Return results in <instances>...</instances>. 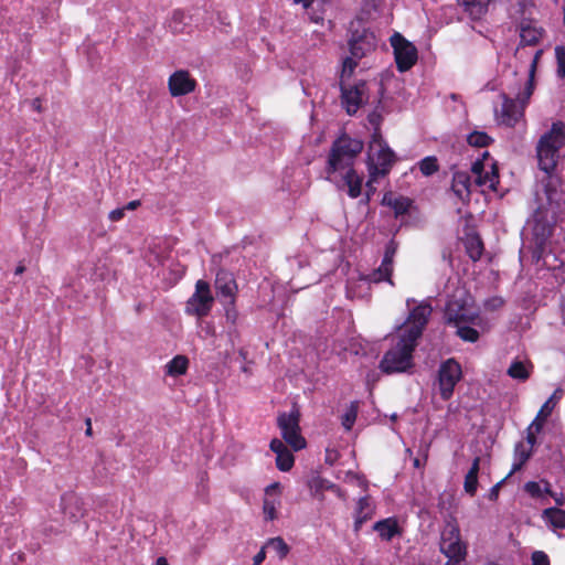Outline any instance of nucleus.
Listing matches in <instances>:
<instances>
[{
	"mask_svg": "<svg viewBox=\"0 0 565 565\" xmlns=\"http://www.w3.org/2000/svg\"><path fill=\"white\" fill-rule=\"evenodd\" d=\"M555 57L557 63V76L561 78H565V46L557 45L555 47Z\"/></svg>",
	"mask_w": 565,
	"mask_h": 565,
	"instance_id": "obj_46",
	"label": "nucleus"
},
{
	"mask_svg": "<svg viewBox=\"0 0 565 565\" xmlns=\"http://www.w3.org/2000/svg\"><path fill=\"white\" fill-rule=\"evenodd\" d=\"M492 141L493 139L484 131L475 130L467 136V142L471 147L484 148Z\"/></svg>",
	"mask_w": 565,
	"mask_h": 565,
	"instance_id": "obj_37",
	"label": "nucleus"
},
{
	"mask_svg": "<svg viewBox=\"0 0 565 565\" xmlns=\"http://www.w3.org/2000/svg\"><path fill=\"white\" fill-rule=\"evenodd\" d=\"M343 181L348 186V195L350 198L356 199L361 195L363 179L358 174L354 168H347Z\"/></svg>",
	"mask_w": 565,
	"mask_h": 565,
	"instance_id": "obj_27",
	"label": "nucleus"
},
{
	"mask_svg": "<svg viewBox=\"0 0 565 565\" xmlns=\"http://www.w3.org/2000/svg\"><path fill=\"white\" fill-rule=\"evenodd\" d=\"M393 47L395 63L398 72L404 73L411 70L418 58L416 46L407 41L401 33L395 32L390 39Z\"/></svg>",
	"mask_w": 565,
	"mask_h": 565,
	"instance_id": "obj_7",
	"label": "nucleus"
},
{
	"mask_svg": "<svg viewBox=\"0 0 565 565\" xmlns=\"http://www.w3.org/2000/svg\"><path fill=\"white\" fill-rule=\"evenodd\" d=\"M535 246L532 250V258L540 262L544 257L546 239L552 234V225L544 215L543 206H539L533 214Z\"/></svg>",
	"mask_w": 565,
	"mask_h": 565,
	"instance_id": "obj_11",
	"label": "nucleus"
},
{
	"mask_svg": "<svg viewBox=\"0 0 565 565\" xmlns=\"http://www.w3.org/2000/svg\"><path fill=\"white\" fill-rule=\"evenodd\" d=\"M524 491L534 499L542 500V482L527 481L524 484Z\"/></svg>",
	"mask_w": 565,
	"mask_h": 565,
	"instance_id": "obj_48",
	"label": "nucleus"
},
{
	"mask_svg": "<svg viewBox=\"0 0 565 565\" xmlns=\"http://www.w3.org/2000/svg\"><path fill=\"white\" fill-rule=\"evenodd\" d=\"M480 179L482 181V186L487 185L491 191L497 190V185L499 184V170L497 162L493 161L491 163V170L490 171H483L480 175Z\"/></svg>",
	"mask_w": 565,
	"mask_h": 565,
	"instance_id": "obj_36",
	"label": "nucleus"
},
{
	"mask_svg": "<svg viewBox=\"0 0 565 565\" xmlns=\"http://www.w3.org/2000/svg\"><path fill=\"white\" fill-rule=\"evenodd\" d=\"M198 83L186 70L173 72L168 79L169 93L172 97H180L195 90Z\"/></svg>",
	"mask_w": 565,
	"mask_h": 565,
	"instance_id": "obj_15",
	"label": "nucleus"
},
{
	"mask_svg": "<svg viewBox=\"0 0 565 565\" xmlns=\"http://www.w3.org/2000/svg\"><path fill=\"white\" fill-rule=\"evenodd\" d=\"M440 552L445 554L447 558H450V563H461L467 554L466 545L459 541L455 542H440Z\"/></svg>",
	"mask_w": 565,
	"mask_h": 565,
	"instance_id": "obj_23",
	"label": "nucleus"
},
{
	"mask_svg": "<svg viewBox=\"0 0 565 565\" xmlns=\"http://www.w3.org/2000/svg\"><path fill=\"white\" fill-rule=\"evenodd\" d=\"M394 199L395 198L393 196V193L391 191L385 192L384 195H383L381 204L385 205V206H390L392 209Z\"/></svg>",
	"mask_w": 565,
	"mask_h": 565,
	"instance_id": "obj_60",
	"label": "nucleus"
},
{
	"mask_svg": "<svg viewBox=\"0 0 565 565\" xmlns=\"http://www.w3.org/2000/svg\"><path fill=\"white\" fill-rule=\"evenodd\" d=\"M300 413L294 409L290 413H281L277 417V426L281 431V437L294 451H299L307 446V441L300 431Z\"/></svg>",
	"mask_w": 565,
	"mask_h": 565,
	"instance_id": "obj_5",
	"label": "nucleus"
},
{
	"mask_svg": "<svg viewBox=\"0 0 565 565\" xmlns=\"http://www.w3.org/2000/svg\"><path fill=\"white\" fill-rule=\"evenodd\" d=\"M542 182L548 205L558 210L565 203V181L554 170L545 173Z\"/></svg>",
	"mask_w": 565,
	"mask_h": 565,
	"instance_id": "obj_13",
	"label": "nucleus"
},
{
	"mask_svg": "<svg viewBox=\"0 0 565 565\" xmlns=\"http://www.w3.org/2000/svg\"><path fill=\"white\" fill-rule=\"evenodd\" d=\"M552 498L555 500V503H556L557 508H561V507L564 505L565 498H564V494L562 492H559V493L554 492V497H552Z\"/></svg>",
	"mask_w": 565,
	"mask_h": 565,
	"instance_id": "obj_62",
	"label": "nucleus"
},
{
	"mask_svg": "<svg viewBox=\"0 0 565 565\" xmlns=\"http://www.w3.org/2000/svg\"><path fill=\"white\" fill-rule=\"evenodd\" d=\"M534 427L531 425L527 427V434H526V443L529 444V448L533 450V447L537 444V438Z\"/></svg>",
	"mask_w": 565,
	"mask_h": 565,
	"instance_id": "obj_57",
	"label": "nucleus"
},
{
	"mask_svg": "<svg viewBox=\"0 0 565 565\" xmlns=\"http://www.w3.org/2000/svg\"><path fill=\"white\" fill-rule=\"evenodd\" d=\"M417 347L408 338L399 334L396 344L386 351L380 361V370L385 374L405 373L414 367L413 353Z\"/></svg>",
	"mask_w": 565,
	"mask_h": 565,
	"instance_id": "obj_4",
	"label": "nucleus"
},
{
	"mask_svg": "<svg viewBox=\"0 0 565 565\" xmlns=\"http://www.w3.org/2000/svg\"><path fill=\"white\" fill-rule=\"evenodd\" d=\"M532 455L533 450H531V448L526 449L522 441L516 443L514 446V462L512 465L511 471L508 473V477L521 470L526 461L532 457Z\"/></svg>",
	"mask_w": 565,
	"mask_h": 565,
	"instance_id": "obj_31",
	"label": "nucleus"
},
{
	"mask_svg": "<svg viewBox=\"0 0 565 565\" xmlns=\"http://www.w3.org/2000/svg\"><path fill=\"white\" fill-rule=\"evenodd\" d=\"M504 305V300L501 297H491L486 300L484 308L490 311L500 309Z\"/></svg>",
	"mask_w": 565,
	"mask_h": 565,
	"instance_id": "obj_53",
	"label": "nucleus"
},
{
	"mask_svg": "<svg viewBox=\"0 0 565 565\" xmlns=\"http://www.w3.org/2000/svg\"><path fill=\"white\" fill-rule=\"evenodd\" d=\"M456 334L465 342L475 343L479 340L480 333L472 327L469 326H457Z\"/></svg>",
	"mask_w": 565,
	"mask_h": 565,
	"instance_id": "obj_42",
	"label": "nucleus"
},
{
	"mask_svg": "<svg viewBox=\"0 0 565 565\" xmlns=\"http://www.w3.org/2000/svg\"><path fill=\"white\" fill-rule=\"evenodd\" d=\"M373 529L379 533L380 537L384 541H391L398 533L397 521L393 518H387L377 521L373 525Z\"/></svg>",
	"mask_w": 565,
	"mask_h": 565,
	"instance_id": "obj_30",
	"label": "nucleus"
},
{
	"mask_svg": "<svg viewBox=\"0 0 565 565\" xmlns=\"http://www.w3.org/2000/svg\"><path fill=\"white\" fill-rule=\"evenodd\" d=\"M542 518L555 529H565V510L551 507L543 510Z\"/></svg>",
	"mask_w": 565,
	"mask_h": 565,
	"instance_id": "obj_33",
	"label": "nucleus"
},
{
	"mask_svg": "<svg viewBox=\"0 0 565 565\" xmlns=\"http://www.w3.org/2000/svg\"><path fill=\"white\" fill-rule=\"evenodd\" d=\"M214 287L217 298L223 303L235 302L237 285L232 273L225 269H218L216 273Z\"/></svg>",
	"mask_w": 565,
	"mask_h": 565,
	"instance_id": "obj_16",
	"label": "nucleus"
},
{
	"mask_svg": "<svg viewBox=\"0 0 565 565\" xmlns=\"http://www.w3.org/2000/svg\"><path fill=\"white\" fill-rule=\"evenodd\" d=\"M543 35V29L536 28L531 20H522L520 23V44L536 45Z\"/></svg>",
	"mask_w": 565,
	"mask_h": 565,
	"instance_id": "obj_22",
	"label": "nucleus"
},
{
	"mask_svg": "<svg viewBox=\"0 0 565 565\" xmlns=\"http://www.w3.org/2000/svg\"><path fill=\"white\" fill-rule=\"evenodd\" d=\"M509 477L507 476L505 478H503L502 480H500L499 482H497L489 491L488 493V499L490 501H495L499 497V491L502 487V484L504 483V481L508 479Z\"/></svg>",
	"mask_w": 565,
	"mask_h": 565,
	"instance_id": "obj_56",
	"label": "nucleus"
},
{
	"mask_svg": "<svg viewBox=\"0 0 565 565\" xmlns=\"http://www.w3.org/2000/svg\"><path fill=\"white\" fill-rule=\"evenodd\" d=\"M61 508L64 518L68 520L71 524L79 522L86 514L84 501L75 493H66L61 498Z\"/></svg>",
	"mask_w": 565,
	"mask_h": 565,
	"instance_id": "obj_17",
	"label": "nucleus"
},
{
	"mask_svg": "<svg viewBox=\"0 0 565 565\" xmlns=\"http://www.w3.org/2000/svg\"><path fill=\"white\" fill-rule=\"evenodd\" d=\"M563 390L556 388L551 397L542 405L541 409L539 411L536 417L531 423V426L534 427L535 433H541L545 420L547 417L552 414L553 409L555 408L557 402L563 397Z\"/></svg>",
	"mask_w": 565,
	"mask_h": 565,
	"instance_id": "obj_19",
	"label": "nucleus"
},
{
	"mask_svg": "<svg viewBox=\"0 0 565 565\" xmlns=\"http://www.w3.org/2000/svg\"><path fill=\"white\" fill-rule=\"evenodd\" d=\"M433 308L427 302H420L415 306L408 313L406 321L398 327H402L407 323L408 327L401 333L405 338H408L411 342H416L423 335L424 329L428 323V319L431 315Z\"/></svg>",
	"mask_w": 565,
	"mask_h": 565,
	"instance_id": "obj_6",
	"label": "nucleus"
},
{
	"mask_svg": "<svg viewBox=\"0 0 565 565\" xmlns=\"http://www.w3.org/2000/svg\"><path fill=\"white\" fill-rule=\"evenodd\" d=\"M385 92H386V88H385L384 84L382 82H380L379 89H377L379 98L376 100L375 108L373 109V111H371L367 115V120L374 127V129H376V127L381 128V124L383 121L382 111L384 109L383 98H384Z\"/></svg>",
	"mask_w": 565,
	"mask_h": 565,
	"instance_id": "obj_32",
	"label": "nucleus"
},
{
	"mask_svg": "<svg viewBox=\"0 0 565 565\" xmlns=\"http://www.w3.org/2000/svg\"><path fill=\"white\" fill-rule=\"evenodd\" d=\"M294 463L295 457L289 449L285 450L281 454H278V456L276 457V467L278 470L282 472L289 471L294 467Z\"/></svg>",
	"mask_w": 565,
	"mask_h": 565,
	"instance_id": "obj_41",
	"label": "nucleus"
},
{
	"mask_svg": "<svg viewBox=\"0 0 565 565\" xmlns=\"http://www.w3.org/2000/svg\"><path fill=\"white\" fill-rule=\"evenodd\" d=\"M483 171H484V163L482 162V159H477L471 164V172L476 175L475 182L479 186H482V181L480 179V175L482 174Z\"/></svg>",
	"mask_w": 565,
	"mask_h": 565,
	"instance_id": "obj_50",
	"label": "nucleus"
},
{
	"mask_svg": "<svg viewBox=\"0 0 565 565\" xmlns=\"http://www.w3.org/2000/svg\"><path fill=\"white\" fill-rule=\"evenodd\" d=\"M65 532V524L58 521H51L43 525V533L46 536L57 535Z\"/></svg>",
	"mask_w": 565,
	"mask_h": 565,
	"instance_id": "obj_47",
	"label": "nucleus"
},
{
	"mask_svg": "<svg viewBox=\"0 0 565 565\" xmlns=\"http://www.w3.org/2000/svg\"><path fill=\"white\" fill-rule=\"evenodd\" d=\"M508 375L512 379L525 381L530 377V372L522 361H513L508 369Z\"/></svg>",
	"mask_w": 565,
	"mask_h": 565,
	"instance_id": "obj_39",
	"label": "nucleus"
},
{
	"mask_svg": "<svg viewBox=\"0 0 565 565\" xmlns=\"http://www.w3.org/2000/svg\"><path fill=\"white\" fill-rule=\"evenodd\" d=\"M269 448L273 452L276 454V457L278 456V454H281L284 452L285 450L288 449V447L286 446V444L278 439V438H274L271 439L270 444H269Z\"/></svg>",
	"mask_w": 565,
	"mask_h": 565,
	"instance_id": "obj_54",
	"label": "nucleus"
},
{
	"mask_svg": "<svg viewBox=\"0 0 565 565\" xmlns=\"http://www.w3.org/2000/svg\"><path fill=\"white\" fill-rule=\"evenodd\" d=\"M462 309V306H459L456 302H448L444 315L445 322L447 324H454L455 327L461 322H473L476 317L465 313Z\"/></svg>",
	"mask_w": 565,
	"mask_h": 565,
	"instance_id": "obj_24",
	"label": "nucleus"
},
{
	"mask_svg": "<svg viewBox=\"0 0 565 565\" xmlns=\"http://www.w3.org/2000/svg\"><path fill=\"white\" fill-rule=\"evenodd\" d=\"M266 547L273 550L280 559L285 558L289 553V546L280 536L270 539Z\"/></svg>",
	"mask_w": 565,
	"mask_h": 565,
	"instance_id": "obj_43",
	"label": "nucleus"
},
{
	"mask_svg": "<svg viewBox=\"0 0 565 565\" xmlns=\"http://www.w3.org/2000/svg\"><path fill=\"white\" fill-rule=\"evenodd\" d=\"M384 143H387V142L384 140V138L382 136L381 128L376 127V129H374L373 134L371 135L369 151L371 152V150L373 149V146H379V148H382Z\"/></svg>",
	"mask_w": 565,
	"mask_h": 565,
	"instance_id": "obj_51",
	"label": "nucleus"
},
{
	"mask_svg": "<svg viewBox=\"0 0 565 565\" xmlns=\"http://www.w3.org/2000/svg\"><path fill=\"white\" fill-rule=\"evenodd\" d=\"M470 175L466 171H456L452 174L451 190L460 200H469L471 194Z\"/></svg>",
	"mask_w": 565,
	"mask_h": 565,
	"instance_id": "obj_21",
	"label": "nucleus"
},
{
	"mask_svg": "<svg viewBox=\"0 0 565 565\" xmlns=\"http://www.w3.org/2000/svg\"><path fill=\"white\" fill-rule=\"evenodd\" d=\"M418 167L423 175L429 177L439 170L438 160L435 156H428L418 162Z\"/></svg>",
	"mask_w": 565,
	"mask_h": 565,
	"instance_id": "obj_40",
	"label": "nucleus"
},
{
	"mask_svg": "<svg viewBox=\"0 0 565 565\" xmlns=\"http://www.w3.org/2000/svg\"><path fill=\"white\" fill-rule=\"evenodd\" d=\"M364 142L342 132L333 142L328 156L326 172L332 174L354 164L355 158L362 152Z\"/></svg>",
	"mask_w": 565,
	"mask_h": 565,
	"instance_id": "obj_3",
	"label": "nucleus"
},
{
	"mask_svg": "<svg viewBox=\"0 0 565 565\" xmlns=\"http://www.w3.org/2000/svg\"><path fill=\"white\" fill-rule=\"evenodd\" d=\"M189 359L185 355H175L166 364V374L170 376H180L186 373Z\"/></svg>",
	"mask_w": 565,
	"mask_h": 565,
	"instance_id": "obj_34",
	"label": "nucleus"
},
{
	"mask_svg": "<svg viewBox=\"0 0 565 565\" xmlns=\"http://www.w3.org/2000/svg\"><path fill=\"white\" fill-rule=\"evenodd\" d=\"M341 92V104L344 107L349 116H353L358 113L359 108L364 104V97L366 95V82L359 81L353 85L348 84L344 81L339 82Z\"/></svg>",
	"mask_w": 565,
	"mask_h": 565,
	"instance_id": "obj_10",
	"label": "nucleus"
},
{
	"mask_svg": "<svg viewBox=\"0 0 565 565\" xmlns=\"http://www.w3.org/2000/svg\"><path fill=\"white\" fill-rule=\"evenodd\" d=\"M480 470V457H476L470 469L465 476L463 489L470 495L475 497L478 490V473Z\"/></svg>",
	"mask_w": 565,
	"mask_h": 565,
	"instance_id": "obj_29",
	"label": "nucleus"
},
{
	"mask_svg": "<svg viewBox=\"0 0 565 565\" xmlns=\"http://www.w3.org/2000/svg\"><path fill=\"white\" fill-rule=\"evenodd\" d=\"M214 299L210 285L204 280H198L195 291L186 302V312L198 317H205L211 311Z\"/></svg>",
	"mask_w": 565,
	"mask_h": 565,
	"instance_id": "obj_12",
	"label": "nucleus"
},
{
	"mask_svg": "<svg viewBox=\"0 0 565 565\" xmlns=\"http://www.w3.org/2000/svg\"><path fill=\"white\" fill-rule=\"evenodd\" d=\"M542 51H537L529 71V78L522 94H518L516 99L502 94V105L500 113L495 110L497 118L500 124L513 128L523 117L524 108L526 107L533 92H534V76L536 72L537 60Z\"/></svg>",
	"mask_w": 565,
	"mask_h": 565,
	"instance_id": "obj_2",
	"label": "nucleus"
},
{
	"mask_svg": "<svg viewBox=\"0 0 565 565\" xmlns=\"http://www.w3.org/2000/svg\"><path fill=\"white\" fill-rule=\"evenodd\" d=\"M373 508L370 497L365 495L359 499L355 508L354 531L359 532L362 525L372 518Z\"/></svg>",
	"mask_w": 565,
	"mask_h": 565,
	"instance_id": "obj_25",
	"label": "nucleus"
},
{
	"mask_svg": "<svg viewBox=\"0 0 565 565\" xmlns=\"http://www.w3.org/2000/svg\"><path fill=\"white\" fill-rule=\"evenodd\" d=\"M224 305V309H225V318H226V321L232 323V324H235L236 323V320H237V317H238V312L235 308V302L233 303H223Z\"/></svg>",
	"mask_w": 565,
	"mask_h": 565,
	"instance_id": "obj_52",
	"label": "nucleus"
},
{
	"mask_svg": "<svg viewBox=\"0 0 565 565\" xmlns=\"http://www.w3.org/2000/svg\"><path fill=\"white\" fill-rule=\"evenodd\" d=\"M266 558L265 547H262L260 551L253 557V565H260Z\"/></svg>",
	"mask_w": 565,
	"mask_h": 565,
	"instance_id": "obj_61",
	"label": "nucleus"
},
{
	"mask_svg": "<svg viewBox=\"0 0 565 565\" xmlns=\"http://www.w3.org/2000/svg\"><path fill=\"white\" fill-rule=\"evenodd\" d=\"M191 17L182 10H174L169 22L168 28L173 34L188 33L190 28Z\"/></svg>",
	"mask_w": 565,
	"mask_h": 565,
	"instance_id": "obj_26",
	"label": "nucleus"
},
{
	"mask_svg": "<svg viewBox=\"0 0 565 565\" xmlns=\"http://www.w3.org/2000/svg\"><path fill=\"white\" fill-rule=\"evenodd\" d=\"M395 160L396 154L387 143H384L382 148H379L375 154H372L370 151H367L365 162L369 177L372 180H376L379 177L387 175Z\"/></svg>",
	"mask_w": 565,
	"mask_h": 565,
	"instance_id": "obj_9",
	"label": "nucleus"
},
{
	"mask_svg": "<svg viewBox=\"0 0 565 565\" xmlns=\"http://www.w3.org/2000/svg\"><path fill=\"white\" fill-rule=\"evenodd\" d=\"M462 376L461 365L456 359L450 358L441 362L438 369V387L444 401L451 398L455 386Z\"/></svg>",
	"mask_w": 565,
	"mask_h": 565,
	"instance_id": "obj_8",
	"label": "nucleus"
},
{
	"mask_svg": "<svg viewBox=\"0 0 565 565\" xmlns=\"http://www.w3.org/2000/svg\"><path fill=\"white\" fill-rule=\"evenodd\" d=\"M531 561L532 565H551L548 555L543 551H534Z\"/></svg>",
	"mask_w": 565,
	"mask_h": 565,
	"instance_id": "obj_49",
	"label": "nucleus"
},
{
	"mask_svg": "<svg viewBox=\"0 0 565 565\" xmlns=\"http://www.w3.org/2000/svg\"><path fill=\"white\" fill-rule=\"evenodd\" d=\"M308 488L310 489V492L315 497H319L320 500L323 499L322 492L324 490L333 491L340 499L345 500L347 494L337 484L332 483L331 481L320 477V476H313L308 480Z\"/></svg>",
	"mask_w": 565,
	"mask_h": 565,
	"instance_id": "obj_20",
	"label": "nucleus"
},
{
	"mask_svg": "<svg viewBox=\"0 0 565 565\" xmlns=\"http://www.w3.org/2000/svg\"><path fill=\"white\" fill-rule=\"evenodd\" d=\"M541 482H542V501L545 500V495L554 497V491L551 489V484L545 480H541Z\"/></svg>",
	"mask_w": 565,
	"mask_h": 565,
	"instance_id": "obj_59",
	"label": "nucleus"
},
{
	"mask_svg": "<svg viewBox=\"0 0 565 565\" xmlns=\"http://www.w3.org/2000/svg\"><path fill=\"white\" fill-rule=\"evenodd\" d=\"M565 146V122L554 121L536 143V158L539 168L544 173L556 170L561 158L559 151Z\"/></svg>",
	"mask_w": 565,
	"mask_h": 565,
	"instance_id": "obj_1",
	"label": "nucleus"
},
{
	"mask_svg": "<svg viewBox=\"0 0 565 565\" xmlns=\"http://www.w3.org/2000/svg\"><path fill=\"white\" fill-rule=\"evenodd\" d=\"M375 180H372L370 177H369V181L366 182V192L370 193V196L376 191V189L374 188L373 185V182Z\"/></svg>",
	"mask_w": 565,
	"mask_h": 565,
	"instance_id": "obj_64",
	"label": "nucleus"
},
{
	"mask_svg": "<svg viewBox=\"0 0 565 565\" xmlns=\"http://www.w3.org/2000/svg\"><path fill=\"white\" fill-rule=\"evenodd\" d=\"M463 245L467 255L472 262H477L481 258L484 245L479 234L467 235Z\"/></svg>",
	"mask_w": 565,
	"mask_h": 565,
	"instance_id": "obj_28",
	"label": "nucleus"
},
{
	"mask_svg": "<svg viewBox=\"0 0 565 565\" xmlns=\"http://www.w3.org/2000/svg\"><path fill=\"white\" fill-rule=\"evenodd\" d=\"M264 513L266 514L267 520H274L276 518V509L274 502L269 500H264L263 505Z\"/></svg>",
	"mask_w": 565,
	"mask_h": 565,
	"instance_id": "obj_55",
	"label": "nucleus"
},
{
	"mask_svg": "<svg viewBox=\"0 0 565 565\" xmlns=\"http://www.w3.org/2000/svg\"><path fill=\"white\" fill-rule=\"evenodd\" d=\"M138 206H140V201L134 200V201H130L127 203V205L125 206V210H136Z\"/></svg>",
	"mask_w": 565,
	"mask_h": 565,
	"instance_id": "obj_63",
	"label": "nucleus"
},
{
	"mask_svg": "<svg viewBox=\"0 0 565 565\" xmlns=\"http://www.w3.org/2000/svg\"><path fill=\"white\" fill-rule=\"evenodd\" d=\"M125 207H121V209H115L113 211H110V213L108 214V218L111 221V222H118L120 220L124 218L125 216Z\"/></svg>",
	"mask_w": 565,
	"mask_h": 565,
	"instance_id": "obj_58",
	"label": "nucleus"
},
{
	"mask_svg": "<svg viewBox=\"0 0 565 565\" xmlns=\"http://www.w3.org/2000/svg\"><path fill=\"white\" fill-rule=\"evenodd\" d=\"M359 412V402L353 401L350 403L349 407L344 412V414L341 416V425L347 431H350L356 420Z\"/></svg>",
	"mask_w": 565,
	"mask_h": 565,
	"instance_id": "obj_35",
	"label": "nucleus"
},
{
	"mask_svg": "<svg viewBox=\"0 0 565 565\" xmlns=\"http://www.w3.org/2000/svg\"><path fill=\"white\" fill-rule=\"evenodd\" d=\"M413 200L407 198V196H403V195H399L397 196L396 199H394V202H393V211H394V216L396 218L398 217H402L404 215H406L409 210L412 209L413 206Z\"/></svg>",
	"mask_w": 565,
	"mask_h": 565,
	"instance_id": "obj_38",
	"label": "nucleus"
},
{
	"mask_svg": "<svg viewBox=\"0 0 565 565\" xmlns=\"http://www.w3.org/2000/svg\"><path fill=\"white\" fill-rule=\"evenodd\" d=\"M397 249L398 242L394 238L390 239L385 245V250L380 267L374 269L369 276L371 281H387L388 284L394 285L392 280V274L394 267V257L397 253Z\"/></svg>",
	"mask_w": 565,
	"mask_h": 565,
	"instance_id": "obj_14",
	"label": "nucleus"
},
{
	"mask_svg": "<svg viewBox=\"0 0 565 565\" xmlns=\"http://www.w3.org/2000/svg\"><path fill=\"white\" fill-rule=\"evenodd\" d=\"M460 540V530L457 524L448 523L441 532L440 542H455Z\"/></svg>",
	"mask_w": 565,
	"mask_h": 565,
	"instance_id": "obj_44",
	"label": "nucleus"
},
{
	"mask_svg": "<svg viewBox=\"0 0 565 565\" xmlns=\"http://www.w3.org/2000/svg\"><path fill=\"white\" fill-rule=\"evenodd\" d=\"M356 66H358V60L353 58L352 56H347L342 63L340 81L347 82V79L352 76Z\"/></svg>",
	"mask_w": 565,
	"mask_h": 565,
	"instance_id": "obj_45",
	"label": "nucleus"
},
{
	"mask_svg": "<svg viewBox=\"0 0 565 565\" xmlns=\"http://www.w3.org/2000/svg\"><path fill=\"white\" fill-rule=\"evenodd\" d=\"M375 47V36L373 33H366L352 38L349 42L350 54L355 60H361Z\"/></svg>",
	"mask_w": 565,
	"mask_h": 565,
	"instance_id": "obj_18",
	"label": "nucleus"
}]
</instances>
